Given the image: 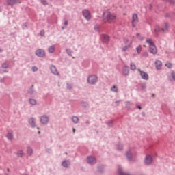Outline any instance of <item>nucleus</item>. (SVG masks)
<instances>
[{
    "mask_svg": "<svg viewBox=\"0 0 175 175\" xmlns=\"http://www.w3.org/2000/svg\"><path fill=\"white\" fill-rule=\"evenodd\" d=\"M146 43L149 44V50L152 54H157L158 53V49H157V46H155V44L154 43V41L151 39L146 40Z\"/></svg>",
    "mask_w": 175,
    "mask_h": 175,
    "instance_id": "f257e3e1",
    "label": "nucleus"
},
{
    "mask_svg": "<svg viewBox=\"0 0 175 175\" xmlns=\"http://www.w3.org/2000/svg\"><path fill=\"white\" fill-rule=\"evenodd\" d=\"M103 14H104L105 18H106L108 23H111V21H113V20H116V14H111V12L109 10H106Z\"/></svg>",
    "mask_w": 175,
    "mask_h": 175,
    "instance_id": "f03ea898",
    "label": "nucleus"
},
{
    "mask_svg": "<svg viewBox=\"0 0 175 175\" xmlns=\"http://www.w3.org/2000/svg\"><path fill=\"white\" fill-rule=\"evenodd\" d=\"M169 29V25L167 23H165L162 29H159V27H156L154 29L155 32H161V31H163V32H166Z\"/></svg>",
    "mask_w": 175,
    "mask_h": 175,
    "instance_id": "7ed1b4c3",
    "label": "nucleus"
},
{
    "mask_svg": "<svg viewBox=\"0 0 175 175\" xmlns=\"http://www.w3.org/2000/svg\"><path fill=\"white\" fill-rule=\"evenodd\" d=\"M88 81L89 84H95L98 81V77L96 75H91L88 77Z\"/></svg>",
    "mask_w": 175,
    "mask_h": 175,
    "instance_id": "20e7f679",
    "label": "nucleus"
},
{
    "mask_svg": "<svg viewBox=\"0 0 175 175\" xmlns=\"http://www.w3.org/2000/svg\"><path fill=\"white\" fill-rule=\"evenodd\" d=\"M82 13L86 20H91V13L88 10H83Z\"/></svg>",
    "mask_w": 175,
    "mask_h": 175,
    "instance_id": "39448f33",
    "label": "nucleus"
},
{
    "mask_svg": "<svg viewBox=\"0 0 175 175\" xmlns=\"http://www.w3.org/2000/svg\"><path fill=\"white\" fill-rule=\"evenodd\" d=\"M137 23H139V19L137 18V14H133V16H132V25L133 27H136V24H137Z\"/></svg>",
    "mask_w": 175,
    "mask_h": 175,
    "instance_id": "423d86ee",
    "label": "nucleus"
},
{
    "mask_svg": "<svg viewBox=\"0 0 175 175\" xmlns=\"http://www.w3.org/2000/svg\"><path fill=\"white\" fill-rule=\"evenodd\" d=\"M138 72L140 73V76L143 80H148V74L147 72L138 69Z\"/></svg>",
    "mask_w": 175,
    "mask_h": 175,
    "instance_id": "0eeeda50",
    "label": "nucleus"
},
{
    "mask_svg": "<svg viewBox=\"0 0 175 175\" xmlns=\"http://www.w3.org/2000/svg\"><path fill=\"white\" fill-rule=\"evenodd\" d=\"M17 3H21L20 0H7V5L9 6H13V5H17Z\"/></svg>",
    "mask_w": 175,
    "mask_h": 175,
    "instance_id": "6e6552de",
    "label": "nucleus"
},
{
    "mask_svg": "<svg viewBox=\"0 0 175 175\" xmlns=\"http://www.w3.org/2000/svg\"><path fill=\"white\" fill-rule=\"evenodd\" d=\"M36 55L38 57L43 58V57H44L46 55V53L44 52V51H43V49H38V50L36 51Z\"/></svg>",
    "mask_w": 175,
    "mask_h": 175,
    "instance_id": "1a4fd4ad",
    "label": "nucleus"
},
{
    "mask_svg": "<svg viewBox=\"0 0 175 175\" xmlns=\"http://www.w3.org/2000/svg\"><path fill=\"white\" fill-rule=\"evenodd\" d=\"M145 163L146 165H150L151 163H152V157H151V155L148 154L145 157Z\"/></svg>",
    "mask_w": 175,
    "mask_h": 175,
    "instance_id": "9d476101",
    "label": "nucleus"
},
{
    "mask_svg": "<svg viewBox=\"0 0 175 175\" xmlns=\"http://www.w3.org/2000/svg\"><path fill=\"white\" fill-rule=\"evenodd\" d=\"M40 122L44 125H46V124H48L49 123V118L47 117V116L44 115V116H41Z\"/></svg>",
    "mask_w": 175,
    "mask_h": 175,
    "instance_id": "9b49d317",
    "label": "nucleus"
},
{
    "mask_svg": "<svg viewBox=\"0 0 175 175\" xmlns=\"http://www.w3.org/2000/svg\"><path fill=\"white\" fill-rule=\"evenodd\" d=\"M87 162L90 165H94V163H96V159L94 157H88L87 158Z\"/></svg>",
    "mask_w": 175,
    "mask_h": 175,
    "instance_id": "f8f14e48",
    "label": "nucleus"
},
{
    "mask_svg": "<svg viewBox=\"0 0 175 175\" xmlns=\"http://www.w3.org/2000/svg\"><path fill=\"white\" fill-rule=\"evenodd\" d=\"M29 125H31V126H32V128H35V126H36V124L35 123V118H30L29 119Z\"/></svg>",
    "mask_w": 175,
    "mask_h": 175,
    "instance_id": "ddd939ff",
    "label": "nucleus"
},
{
    "mask_svg": "<svg viewBox=\"0 0 175 175\" xmlns=\"http://www.w3.org/2000/svg\"><path fill=\"white\" fill-rule=\"evenodd\" d=\"M155 66H156V68L157 69V70H159V69H161L162 68V62H161L159 60H157L155 62Z\"/></svg>",
    "mask_w": 175,
    "mask_h": 175,
    "instance_id": "4468645a",
    "label": "nucleus"
},
{
    "mask_svg": "<svg viewBox=\"0 0 175 175\" xmlns=\"http://www.w3.org/2000/svg\"><path fill=\"white\" fill-rule=\"evenodd\" d=\"M124 43L127 47H131V46H132V40H129L127 38L124 39Z\"/></svg>",
    "mask_w": 175,
    "mask_h": 175,
    "instance_id": "2eb2a0df",
    "label": "nucleus"
},
{
    "mask_svg": "<svg viewBox=\"0 0 175 175\" xmlns=\"http://www.w3.org/2000/svg\"><path fill=\"white\" fill-rule=\"evenodd\" d=\"M6 136L8 140H13V132L12 131H8Z\"/></svg>",
    "mask_w": 175,
    "mask_h": 175,
    "instance_id": "dca6fc26",
    "label": "nucleus"
},
{
    "mask_svg": "<svg viewBox=\"0 0 175 175\" xmlns=\"http://www.w3.org/2000/svg\"><path fill=\"white\" fill-rule=\"evenodd\" d=\"M29 103H30V105H31V106H36V105L38 104V102L36 101V100H35L33 98H30L29 100Z\"/></svg>",
    "mask_w": 175,
    "mask_h": 175,
    "instance_id": "f3484780",
    "label": "nucleus"
},
{
    "mask_svg": "<svg viewBox=\"0 0 175 175\" xmlns=\"http://www.w3.org/2000/svg\"><path fill=\"white\" fill-rule=\"evenodd\" d=\"M51 70L53 75H58V71H57V68H55L54 66H51Z\"/></svg>",
    "mask_w": 175,
    "mask_h": 175,
    "instance_id": "a211bd4d",
    "label": "nucleus"
},
{
    "mask_svg": "<svg viewBox=\"0 0 175 175\" xmlns=\"http://www.w3.org/2000/svg\"><path fill=\"white\" fill-rule=\"evenodd\" d=\"M62 165L64 166V167H68L70 163L68 161H64L62 162Z\"/></svg>",
    "mask_w": 175,
    "mask_h": 175,
    "instance_id": "6ab92c4d",
    "label": "nucleus"
},
{
    "mask_svg": "<svg viewBox=\"0 0 175 175\" xmlns=\"http://www.w3.org/2000/svg\"><path fill=\"white\" fill-rule=\"evenodd\" d=\"M55 50V46H54V45H52L49 48V53H54Z\"/></svg>",
    "mask_w": 175,
    "mask_h": 175,
    "instance_id": "aec40b11",
    "label": "nucleus"
},
{
    "mask_svg": "<svg viewBox=\"0 0 175 175\" xmlns=\"http://www.w3.org/2000/svg\"><path fill=\"white\" fill-rule=\"evenodd\" d=\"M135 50H136L137 54H140L142 53V46H141V45H139L137 47H136Z\"/></svg>",
    "mask_w": 175,
    "mask_h": 175,
    "instance_id": "412c9836",
    "label": "nucleus"
},
{
    "mask_svg": "<svg viewBox=\"0 0 175 175\" xmlns=\"http://www.w3.org/2000/svg\"><path fill=\"white\" fill-rule=\"evenodd\" d=\"M72 120L75 124H77L79 122V118H77V116H73L72 118Z\"/></svg>",
    "mask_w": 175,
    "mask_h": 175,
    "instance_id": "4be33fe9",
    "label": "nucleus"
},
{
    "mask_svg": "<svg viewBox=\"0 0 175 175\" xmlns=\"http://www.w3.org/2000/svg\"><path fill=\"white\" fill-rule=\"evenodd\" d=\"M128 159L129 161H131V159H132V153L131 152H128L126 154Z\"/></svg>",
    "mask_w": 175,
    "mask_h": 175,
    "instance_id": "5701e85b",
    "label": "nucleus"
},
{
    "mask_svg": "<svg viewBox=\"0 0 175 175\" xmlns=\"http://www.w3.org/2000/svg\"><path fill=\"white\" fill-rule=\"evenodd\" d=\"M32 152H33L32 148L28 147V148H27V154H28L29 155H32Z\"/></svg>",
    "mask_w": 175,
    "mask_h": 175,
    "instance_id": "b1692460",
    "label": "nucleus"
},
{
    "mask_svg": "<svg viewBox=\"0 0 175 175\" xmlns=\"http://www.w3.org/2000/svg\"><path fill=\"white\" fill-rule=\"evenodd\" d=\"M131 70H136V65H135V64L131 63Z\"/></svg>",
    "mask_w": 175,
    "mask_h": 175,
    "instance_id": "393cba45",
    "label": "nucleus"
},
{
    "mask_svg": "<svg viewBox=\"0 0 175 175\" xmlns=\"http://www.w3.org/2000/svg\"><path fill=\"white\" fill-rule=\"evenodd\" d=\"M136 37L137 39H139V40H143L144 39L143 36H140L139 33H137Z\"/></svg>",
    "mask_w": 175,
    "mask_h": 175,
    "instance_id": "a878e982",
    "label": "nucleus"
},
{
    "mask_svg": "<svg viewBox=\"0 0 175 175\" xmlns=\"http://www.w3.org/2000/svg\"><path fill=\"white\" fill-rule=\"evenodd\" d=\"M111 91H113V92H118V89H117V86H113L111 88Z\"/></svg>",
    "mask_w": 175,
    "mask_h": 175,
    "instance_id": "bb28decb",
    "label": "nucleus"
},
{
    "mask_svg": "<svg viewBox=\"0 0 175 175\" xmlns=\"http://www.w3.org/2000/svg\"><path fill=\"white\" fill-rule=\"evenodd\" d=\"M18 157H23V155H24V151H23V150H19V151H18Z\"/></svg>",
    "mask_w": 175,
    "mask_h": 175,
    "instance_id": "cd10ccee",
    "label": "nucleus"
},
{
    "mask_svg": "<svg viewBox=\"0 0 175 175\" xmlns=\"http://www.w3.org/2000/svg\"><path fill=\"white\" fill-rule=\"evenodd\" d=\"M103 39H104L105 42H109V40L108 36H103Z\"/></svg>",
    "mask_w": 175,
    "mask_h": 175,
    "instance_id": "c85d7f7f",
    "label": "nucleus"
},
{
    "mask_svg": "<svg viewBox=\"0 0 175 175\" xmlns=\"http://www.w3.org/2000/svg\"><path fill=\"white\" fill-rule=\"evenodd\" d=\"M165 66H167V68H169V69H170V68H172V63L167 62L165 64Z\"/></svg>",
    "mask_w": 175,
    "mask_h": 175,
    "instance_id": "c756f323",
    "label": "nucleus"
},
{
    "mask_svg": "<svg viewBox=\"0 0 175 175\" xmlns=\"http://www.w3.org/2000/svg\"><path fill=\"white\" fill-rule=\"evenodd\" d=\"M9 65L6 63H3L2 64V68H3L4 69H6L7 68H8Z\"/></svg>",
    "mask_w": 175,
    "mask_h": 175,
    "instance_id": "7c9ffc66",
    "label": "nucleus"
},
{
    "mask_svg": "<svg viewBox=\"0 0 175 175\" xmlns=\"http://www.w3.org/2000/svg\"><path fill=\"white\" fill-rule=\"evenodd\" d=\"M128 49H129V46L125 45V46L122 48V51H126V50H128Z\"/></svg>",
    "mask_w": 175,
    "mask_h": 175,
    "instance_id": "2f4dec72",
    "label": "nucleus"
},
{
    "mask_svg": "<svg viewBox=\"0 0 175 175\" xmlns=\"http://www.w3.org/2000/svg\"><path fill=\"white\" fill-rule=\"evenodd\" d=\"M171 75H172V80H175V72H172V74H171Z\"/></svg>",
    "mask_w": 175,
    "mask_h": 175,
    "instance_id": "473e14b6",
    "label": "nucleus"
},
{
    "mask_svg": "<svg viewBox=\"0 0 175 175\" xmlns=\"http://www.w3.org/2000/svg\"><path fill=\"white\" fill-rule=\"evenodd\" d=\"M119 174H120V175H126V174H125V173H124V172H122V170H119Z\"/></svg>",
    "mask_w": 175,
    "mask_h": 175,
    "instance_id": "72a5a7b5",
    "label": "nucleus"
},
{
    "mask_svg": "<svg viewBox=\"0 0 175 175\" xmlns=\"http://www.w3.org/2000/svg\"><path fill=\"white\" fill-rule=\"evenodd\" d=\"M41 3H42V5H47V1L46 0H41Z\"/></svg>",
    "mask_w": 175,
    "mask_h": 175,
    "instance_id": "f704fd0d",
    "label": "nucleus"
},
{
    "mask_svg": "<svg viewBox=\"0 0 175 175\" xmlns=\"http://www.w3.org/2000/svg\"><path fill=\"white\" fill-rule=\"evenodd\" d=\"M94 29H95V31H99V25H96L94 27Z\"/></svg>",
    "mask_w": 175,
    "mask_h": 175,
    "instance_id": "c9c22d12",
    "label": "nucleus"
},
{
    "mask_svg": "<svg viewBox=\"0 0 175 175\" xmlns=\"http://www.w3.org/2000/svg\"><path fill=\"white\" fill-rule=\"evenodd\" d=\"M67 88H68V90H71V88H72V84L68 83V84H67Z\"/></svg>",
    "mask_w": 175,
    "mask_h": 175,
    "instance_id": "e433bc0d",
    "label": "nucleus"
},
{
    "mask_svg": "<svg viewBox=\"0 0 175 175\" xmlns=\"http://www.w3.org/2000/svg\"><path fill=\"white\" fill-rule=\"evenodd\" d=\"M33 72H36L38 70V68L36 67H32Z\"/></svg>",
    "mask_w": 175,
    "mask_h": 175,
    "instance_id": "4c0bfd02",
    "label": "nucleus"
},
{
    "mask_svg": "<svg viewBox=\"0 0 175 175\" xmlns=\"http://www.w3.org/2000/svg\"><path fill=\"white\" fill-rule=\"evenodd\" d=\"M40 35H41V36H44V30H42L40 31Z\"/></svg>",
    "mask_w": 175,
    "mask_h": 175,
    "instance_id": "58836bf2",
    "label": "nucleus"
},
{
    "mask_svg": "<svg viewBox=\"0 0 175 175\" xmlns=\"http://www.w3.org/2000/svg\"><path fill=\"white\" fill-rule=\"evenodd\" d=\"M68 21H65V22H64V25H68Z\"/></svg>",
    "mask_w": 175,
    "mask_h": 175,
    "instance_id": "ea45409f",
    "label": "nucleus"
},
{
    "mask_svg": "<svg viewBox=\"0 0 175 175\" xmlns=\"http://www.w3.org/2000/svg\"><path fill=\"white\" fill-rule=\"evenodd\" d=\"M137 107H138V109H139V110H142V107L138 106Z\"/></svg>",
    "mask_w": 175,
    "mask_h": 175,
    "instance_id": "a19ab883",
    "label": "nucleus"
},
{
    "mask_svg": "<svg viewBox=\"0 0 175 175\" xmlns=\"http://www.w3.org/2000/svg\"><path fill=\"white\" fill-rule=\"evenodd\" d=\"M111 122L109 123V126H111Z\"/></svg>",
    "mask_w": 175,
    "mask_h": 175,
    "instance_id": "79ce46f5",
    "label": "nucleus"
},
{
    "mask_svg": "<svg viewBox=\"0 0 175 175\" xmlns=\"http://www.w3.org/2000/svg\"><path fill=\"white\" fill-rule=\"evenodd\" d=\"M72 131H73V132L75 133V132H76V129H72Z\"/></svg>",
    "mask_w": 175,
    "mask_h": 175,
    "instance_id": "37998d69",
    "label": "nucleus"
},
{
    "mask_svg": "<svg viewBox=\"0 0 175 175\" xmlns=\"http://www.w3.org/2000/svg\"><path fill=\"white\" fill-rule=\"evenodd\" d=\"M38 134L40 135V131H38Z\"/></svg>",
    "mask_w": 175,
    "mask_h": 175,
    "instance_id": "c03bdc74",
    "label": "nucleus"
},
{
    "mask_svg": "<svg viewBox=\"0 0 175 175\" xmlns=\"http://www.w3.org/2000/svg\"><path fill=\"white\" fill-rule=\"evenodd\" d=\"M1 51H2V49H0V53H1Z\"/></svg>",
    "mask_w": 175,
    "mask_h": 175,
    "instance_id": "a18cd8bd",
    "label": "nucleus"
},
{
    "mask_svg": "<svg viewBox=\"0 0 175 175\" xmlns=\"http://www.w3.org/2000/svg\"><path fill=\"white\" fill-rule=\"evenodd\" d=\"M1 81H3V80L1 79Z\"/></svg>",
    "mask_w": 175,
    "mask_h": 175,
    "instance_id": "49530a36",
    "label": "nucleus"
},
{
    "mask_svg": "<svg viewBox=\"0 0 175 175\" xmlns=\"http://www.w3.org/2000/svg\"><path fill=\"white\" fill-rule=\"evenodd\" d=\"M152 96H154V94H152Z\"/></svg>",
    "mask_w": 175,
    "mask_h": 175,
    "instance_id": "de8ad7c7",
    "label": "nucleus"
}]
</instances>
